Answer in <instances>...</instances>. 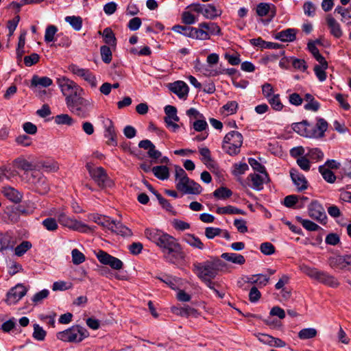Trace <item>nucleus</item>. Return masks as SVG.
Segmentation results:
<instances>
[{
    "mask_svg": "<svg viewBox=\"0 0 351 351\" xmlns=\"http://www.w3.org/2000/svg\"><path fill=\"white\" fill-rule=\"evenodd\" d=\"M248 185L252 189L260 191L263 189L265 184L269 182V176L267 172L250 173L247 178Z\"/></svg>",
    "mask_w": 351,
    "mask_h": 351,
    "instance_id": "nucleus-10",
    "label": "nucleus"
},
{
    "mask_svg": "<svg viewBox=\"0 0 351 351\" xmlns=\"http://www.w3.org/2000/svg\"><path fill=\"white\" fill-rule=\"evenodd\" d=\"M167 261L170 263L176 264L184 260V254L178 243H176L169 250L164 253Z\"/></svg>",
    "mask_w": 351,
    "mask_h": 351,
    "instance_id": "nucleus-13",
    "label": "nucleus"
},
{
    "mask_svg": "<svg viewBox=\"0 0 351 351\" xmlns=\"http://www.w3.org/2000/svg\"><path fill=\"white\" fill-rule=\"evenodd\" d=\"M27 287L21 283H19L11 288L6 293L5 302L8 305L16 304L27 294Z\"/></svg>",
    "mask_w": 351,
    "mask_h": 351,
    "instance_id": "nucleus-9",
    "label": "nucleus"
},
{
    "mask_svg": "<svg viewBox=\"0 0 351 351\" xmlns=\"http://www.w3.org/2000/svg\"><path fill=\"white\" fill-rule=\"evenodd\" d=\"M52 83V80L48 77H39L34 75L32 79L31 86L34 87L39 86L45 88L51 86Z\"/></svg>",
    "mask_w": 351,
    "mask_h": 351,
    "instance_id": "nucleus-36",
    "label": "nucleus"
},
{
    "mask_svg": "<svg viewBox=\"0 0 351 351\" xmlns=\"http://www.w3.org/2000/svg\"><path fill=\"white\" fill-rule=\"evenodd\" d=\"M57 84L62 95L65 97L66 104L69 98L74 99L80 95H85L84 90L80 86L66 77L57 78Z\"/></svg>",
    "mask_w": 351,
    "mask_h": 351,
    "instance_id": "nucleus-3",
    "label": "nucleus"
},
{
    "mask_svg": "<svg viewBox=\"0 0 351 351\" xmlns=\"http://www.w3.org/2000/svg\"><path fill=\"white\" fill-rule=\"evenodd\" d=\"M154 176L160 180H166L169 178V169L166 166H156L152 169Z\"/></svg>",
    "mask_w": 351,
    "mask_h": 351,
    "instance_id": "nucleus-44",
    "label": "nucleus"
},
{
    "mask_svg": "<svg viewBox=\"0 0 351 351\" xmlns=\"http://www.w3.org/2000/svg\"><path fill=\"white\" fill-rule=\"evenodd\" d=\"M256 13L259 16H265L271 13L274 16L276 14V7L272 3H260L257 5Z\"/></svg>",
    "mask_w": 351,
    "mask_h": 351,
    "instance_id": "nucleus-31",
    "label": "nucleus"
},
{
    "mask_svg": "<svg viewBox=\"0 0 351 351\" xmlns=\"http://www.w3.org/2000/svg\"><path fill=\"white\" fill-rule=\"evenodd\" d=\"M232 193L230 189L223 186L216 189L213 193V195L215 197L221 199L230 197L232 195Z\"/></svg>",
    "mask_w": 351,
    "mask_h": 351,
    "instance_id": "nucleus-53",
    "label": "nucleus"
},
{
    "mask_svg": "<svg viewBox=\"0 0 351 351\" xmlns=\"http://www.w3.org/2000/svg\"><path fill=\"white\" fill-rule=\"evenodd\" d=\"M193 271L201 280L215 278L218 273L217 264L213 261L195 262L193 264Z\"/></svg>",
    "mask_w": 351,
    "mask_h": 351,
    "instance_id": "nucleus-7",
    "label": "nucleus"
},
{
    "mask_svg": "<svg viewBox=\"0 0 351 351\" xmlns=\"http://www.w3.org/2000/svg\"><path fill=\"white\" fill-rule=\"evenodd\" d=\"M72 262L74 265H80L85 261V256L77 249H73L71 251Z\"/></svg>",
    "mask_w": 351,
    "mask_h": 351,
    "instance_id": "nucleus-58",
    "label": "nucleus"
},
{
    "mask_svg": "<svg viewBox=\"0 0 351 351\" xmlns=\"http://www.w3.org/2000/svg\"><path fill=\"white\" fill-rule=\"evenodd\" d=\"M176 184L180 182L179 187L182 184L183 181H188V176L185 171L180 167H176Z\"/></svg>",
    "mask_w": 351,
    "mask_h": 351,
    "instance_id": "nucleus-59",
    "label": "nucleus"
},
{
    "mask_svg": "<svg viewBox=\"0 0 351 351\" xmlns=\"http://www.w3.org/2000/svg\"><path fill=\"white\" fill-rule=\"evenodd\" d=\"M267 100L274 110L276 111H280L282 109L283 105L280 101V96L278 94L273 95L272 97L267 99Z\"/></svg>",
    "mask_w": 351,
    "mask_h": 351,
    "instance_id": "nucleus-55",
    "label": "nucleus"
},
{
    "mask_svg": "<svg viewBox=\"0 0 351 351\" xmlns=\"http://www.w3.org/2000/svg\"><path fill=\"white\" fill-rule=\"evenodd\" d=\"M249 169L248 165L245 162L234 163L232 168V173L234 176H240Z\"/></svg>",
    "mask_w": 351,
    "mask_h": 351,
    "instance_id": "nucleus-47",
    "label": "nucleus"
},
{
    "mask_svg": "<svg viewBox=\"0 0 351 351\" xmlns=\"http://www.w3.org/2000/svg\"><path fill=\"white\" fill-rule=\"evenodd\" d=\"M68 69L69 71L71 72L73 75H75L83 80L87 77L88 74L90 71L89 69L81 68L77 64H74L69 65Z\"/></svg>",
    "mask_w": 351,
    "mask_h": 351,
    "instance_id": "nucleus-42",
    "label": "nucleus"
},
{
    "mask_svg": "<svg viewBox=\"0 0 351 351\" xmlns=\"http://www.w3.org/2000/svg\"><path fill=\"white\" fill-rule=\"evenodd\" d=\"M16 175V171L11 167L5 166L0 167V182H3L5 180H9Z\"/></svg>",
    "mask_w": 351,
    "mask_h": 351,
    "instance_id": "nucleus-45",
    "label": "nucleus"
},
{
    "mask_svg": "<svg viewBox=\"0 0 351 351\" xmlns=\"http://www.w3.org/2000/svg\"><path fill=\"white\" fill-rule=\"evenodd\" d=\"M305 101L306 102L304 108L306 110L317 112L320 108V104L315 99V97L310 93L304 95Z\"/></svg>",
    "mask_w": 351,
    "mask_h": 351,
    "instance_id": "nucleus-33",
    "label": "nucleus"
},
{
    "mask_svg": "<svg viewBox=\"0 0 351 351\" xmlns=\"http://www.w3.org/2000/svg\"><path fill=\"white\" fill-rule=\"evenodd\" d=\"M221 257L228 262L237 265H243L245 262V259L243 255L236 253H223Z\"/></svg>",
    "mask_w": 351,
    "mask_h": 351,
    "instance_id": "nucleus-34",
    "label": "nucleus"
},
{
    "mask_svg": "<svg viewBox=\"0 0 351 351\" xmlns=\"http://www.w3.org/2000/svg\"><path fill=\"white\" fill-rule=\"evenodd\" d=\"M176 243V239L173 237L163 232L156 244L161 247L163 253H165Z\"/></svg>",
    "mask_w": 351,
    "mask_h": 351,
    "instance_id": "nucleus-28",
    "label": "nucleus"
},
{
    "mask_svg": "<svg viewBox=\"0 0 351 351\" xmlns=\"http://www.w3.org/2000/svg\"><path fill=\"white\" fill-rule=\"evenodd\" d=\"M163 232L156 230V229H146L145 234L146 237L152 241V242L156 243L158 241V239L160 237V235H162Z\"/></svg>",
    "mask_w": 351,
    "mask_h": 351,
    "instance_id": "nucleus-52",
    "label": "nucleus"
},
{
    "mask_svg": "<svg viewBox=\"0 0 351 351\" xmlns=\"http://www.w3.org/2000/svg\"><path fill=\"white\" fill-rule=\"evenodd\" d=\"M100 53L102 60L105 63H110L112 60V51L109 47L104 45L100 48Z\"/></svg>",
    "mask_w": 351,
    "mask_h": 351,
    "instance_id": "nucleus-61",
    "label": "nucleus"
},
{
    "mask_svg": "<svg viewBox=\"0 0 351 351\" xmlns=\"http://www.w3.org/2000/svg\"><path fill=\"white\" fill-rule=\"evenodd\" d=\"M169 88L180 99H186L189 94V86L184 82L176 81L170 84Z\"/></svg>",
    "mask_w": 351,
    "mask_h": 351,
    "instance_id": "nucleus-22",
    "label": "nucleus"
},
{
    "mask_svg": "<svg viewBox=\"0 0 351 351\" xmlns=\"http://www.w3.org/2000/svg\"><path fill=\"white\" fill-rule=\"evenodd\" d=\"M49 294L48 289H43L42 291L36 293L32 298V302L34 304H40L43 300L47 298Z\"/></svg>",
    "mask_w": 351,
    "mask_h": 351,
    "instance_id": "nucleus-62",
    "label": "nucleus"
},
{
    "mask_svg": "<svg viewBox=\"0 0 351 351\" xmlns=\"http://www.w3.org/2000/svg\"><path fill=\"white\" fill-rule=\"evenodd\" d=\"M348 255L332 256L328 260V264L330 267L335 269H348Z\"/></svg>",
    "mask_w": 351,
    "mask_h": 351,
    "instance_id": "nucleus-24",
    "label": "nucleus"
},
{
    "mask_svg": "<svg viewBox=\"0 0 351 351\" xmlns=\"http://www.w3.org/2000/svg\"><path fill=\"white\" fill-rule=\"evenodd\" d=\"M42 224L49 231H54L57 230L58 227L56 220L52 217L44 219Z\"/></svg>",
    "mask_w": 351,
    "mask_h": 351,
    "instance_id": "nucleus-63",
    "label": "nucleus"
},
{
    "mask_svg": "<svg viewBox=\"0 0 351 351\" xmlns=\"http://www.w3.org/2000/svg\"><path fill=\"white\" fill-rule=\"evenodd\" d=\"M55 215L58 218V222L64 227L70 230L78 231L83 233L90 232L93 229L80 221L69 217L64 209L58 210Z\"/></svg>",
    "mask_w": 351,
    "mask_h": 351,
    "instance_id": "nucleus-2",
    "label": "nucleus"
},
{
    "mask_svg": "<svg viewBox=\"0 0 351 351\" xmlns=\"http://www.w3.org/2000/svg\"><path fill=\"white\" fill-rule=\"evenodd\" d=\"M301 270L311 278L316 280L320 283L324 284L330 287H337L339 285L337 280L329 274L312 268L306 265H302Z\"/></svg>",
    "mask_w": 351,
    "mask_h": 351,
    "instance_id": "nucleus-6",
    "label": "nucleus"
},
{
    "mask_svg": "<svg viewBox=\"0 0 351 351\" xmlns=\"http://www.w3.org/2000/svg\"><path fill=\"white\" fill-rule=\"evenodd\" d=\"M99 34L102 35L104 39V42L110 46L116 45V38L114 34L112 29L109 27H106L104 29L103 32H99Z\"/></svg>",
    "mask_w": 351,
    "mask_h": 351,
    "instance_id": "nucleus-38",
    "label": "nucleus"
},
{
    "mask_svg": "<svg viewBox=\"0 0 351 351\" xmlns=\"http://www.w3.org/2000/svg\"><path fill=\"white\" fill-rule=\"evenodd\" d=\"M3 195L12 202L18 203L23 197L22 193L13 187L5 186L1 189Z\"/></svg>",
    "mask_w": 351,
    "mask_h": 351,
    "instance_id": "nucleus-27",
    "label": "nucleus"
},
{
    "mask_svg": "<svg viewBox=\"0 0 351 351\" xmlns=\"http://www.w3.org/2000/svg\"><path fill=\"white\" fill-rule=\"evenodd\" d=\"M308 215L320 222L324 221L326 219V215L324 208L317 201L312 202L308 208Z\"/></svg>",
    "mask_w": 351,
    "mask_h": 351,
    "instance_id": "nucleus-16",
    "label": "nucleus"
},
{
    "mask_svg": "<svg viewBox=\"0 0 351 351\" xmlns=\"http://www.w3.org/2000/svg\"><path fill=\"white\" fill-rule=\"evenodd\" d=\"M33 337L38 341H43L46 337L45 330L38 324L34 325Z\"/></svg>",
    "mask_w": 351,
    "mask_h": 351,
    "instance_id": "nucleus-57",
    "label": "nucleus"
},
{
    "mask_svg": "<svg viewBox=\"0 0 351 351\" xmlns=\"http://www.w3.org/2000/svg\"><path fill=\"white\" fill-rule=\"evenodd\" d=\"M29 181L35 185L37 191L41 194H45L49 190L46 178L38 171L32 173Z\"/></svg>",
    "mask_w": 351,
    "mask_h": 351,
    "instance_id": "nucleus-14",
    "label": "nucleus"
},
{
    "mask_svg": "<svg viewBox=\"0 0 351 351\" xmlns=\"http://www.w3.org/2000/svg\"><path fill=\"white\" fill-rule=\"evenodd\" d=\"M171 311L174 314L182 317H188L195 313V310L189 306L173 307Z\"/></svg>",
    "mask_w": 351,
    "mask_h": 351,
    "instance_id": "nucleus-43",
    "label": "nucleus"
},
{
    "mask_svg": "<svg viewBox=\"0 0 351 351\" xmlns=\"http://www.w3.org/2000/svg\"><path fill=\"white\" fill-rule=\"evenodd\" d=\"M290 176L293 182L299 191H302L307 188L308 182L306 178L298 170L291 169L290 170Z\"/></svg>",
    "mask_w": 351,
    "mask_h": 351,
    "instance_id": "nucleus-25",
    "label": "nucleus"
},
{
    "mask_svg": "<svg viewBox=\"0 0 351 351\" xmlns=\"http://www.w3.org/2000/svg\"><path fill=\"white\" fill-rule=\"evenodd\" d=\"M291 128L293 130L299 135L311 138V123H308L307 121L294 123L292 124Z\"/></svg>",
    "mask_w": 351,
    "mask_h": 351,
    "instance_id": "nucleus-23",
    "label": "nucleus"
},
{
    "mask_svg": "<svg viewBox=\"0 0 351 351\" xmlns=\"http://www.w3.org/2000/svg\"><path fill=\"white\" fill-rule=\"evenodd\" d=\"M55 123L58 125H66L68 126L73 125L75 121L68 114H60L54 117Z\"/></svg>",
    "mask_w": 351,
    "mask_h": 351,
    "instance_id": "nucleus-39",
    "label": "nucleus"
},
{
    "mask_svg": "<svg viewBox=\"0 0 351 351\" xmlns=\"http://www.w3.org/2000/svg\"><path fill=\"white\" fill-rule=\"evenodd\" d=\"M89 336L88 330L80 326L72 327L57 333V338L64 342L80 343Z\"/></svg>",
    "mask_w": 351,
    "mask_h": 351,
    "instance_id": "nucleus-4",
    "label": "nucleus"
},
{
    "mask_svg": "<svg viewBox=\"0 0 351 351\" xmlns=\"http://www.w3.org/2000/svg\"><path fill=\"white\" fill-rule=\"evenodd\" d=\"M104 124L105 129L104 136L108 139L107 143L110 145H117V133L113 122L112 120L107 119L104 121Z\"/></svg>",
    "mask_w": 351,
    "mask_h": 351,
    "instance_id": "nucleus-20",
    "label": "nucleus"
},
{
    "mask_svg": "<svg viewBox=\"0 0 351 351\" xmlns=\"http://www.w3.org/2000/svg\"><path fill=\"white\" fill-rule=\"evenodd\" d=\"M317 335V330L313 328H307L301 330L298 333L300 339H308L313 338Z\"/></svg>",
    "mask_w": 351,
    "mask_h": 351,
    "instance_id": "nucleus-54",
    "label": "nucleus"
},
{
    "mask_svg": "<svg viewBox=\"0 0 351 351\" xmlns=\"http://www.w3.org/2000/svg\"><path fill=\"white\" fill-rule=\"evenodd\" d=\"M165 112L166 116L165 117V121L167 127L169 128L172 132H176L180 128L177 122L179 121L180 119L177 115V109L173 106H166L165 108Z\"/></svg>",
    "mask_w": 351,
    "mask_h": 351,
    "instance_id": "nucleus-11",
    "label": "nucleus"
},
{
    "mask_svg": "<svg viewBox=\"0 0 351 351\" xmlns=\"http://www.w3.org/2000/svg\"><path fill=\"white\" fill-rule=\"evenodd\" d=\"M193 33H192V38L199 40H209V36L204 28L201 27L199 26V23L198 24L197 27H193Z\"/></svg>",
    "mask_w": 351,
    "mask_h": 351,
    "instance_id": "nucleus-40",
    "label": "nucleus"
},
{
    "mask_svg": "<svg viewBox=\"0 0 351 351\" xmlns=\"http://www.w3.org/2000/svg\"><path fill=\"white\" fill-rule=\"evenodd\" d=\"M319 171L326 182L334 183L336 180L335 175L330 169L326 167V166H320L319 167Z\"/></svg>",
    "mask_w": 351,
    "mask_h": 351,
    "instance_id": "nucleus-46",
    "label": "nucleus"
},
{
    "mask_svg": "<svg viewBox=\"0 0 351 351\" xmlns=\"http://www.w3.org/2000/svg\"><path fill=\"white\" fill-rule=\"evenodd\" d=\"M297 219L302 223V226L307 230L316 231L319 228H320V227L318 225L308 219H304L300 217H297Z\"/></svg>",
    "mask_w": 351,
    "mask_h": 351,
    "instance_id": "nucleus-56",
    "label": "nucleus"
},
{
    "mask_svg": "<svg viewBox=\"0 0 351 351\" xmlns=\"http://www.w3.org/2000/svg\"><path fill=\"white\" fill-rule=\"evenodd\" d=\"M238 103L235 101H230L222 107V113L225 115H230L237 112Z\"/></svg>",
    "mask_w": 351,
    "mask_h": 351,
    "instance_id": "nucleus-49",
    "label": "nucleus"
},
{
    "mask_svg": "<svg viewBox=\"0 0 351 351\" xmlns=\"http://www.w3.org/2000/svg\"><path fill=\"white\" fill-rule=\"evenodd\" d=\"M32 246V243L29 241H24L20 245L14 247V254L17 256H22Z\"/></svg>",
    "mask_w": 351,
    "mask_h": 351,
    "instance_id": "nucleus-51",
    "label": "nucleus"
},
{
    "mask_svg": "<svg viewBox=\"0 0 351 351\" xmlns=\"http://www.w3.org/2000/svg\"><path fill=\"white\" fill-rule=\"evenodd\" d=\"M97 258L101 263L109 265L113 269L119 270L122 269L123 265V262L120 259L111 256L104 251H99L97 254Z\"/></svg>",
    "mask_w": 351,
    "mask_h": 351,
    "instance_id": "nucleus-12",
    "label": "nucleus"
},
{
    "mask_svg": "<svg viewBox=\"0 0 351 351\" xmlns=\"http://www.w3.org/2000/svg\"><path fill=\"white\" fill-rule=\"evenodd\" d=\"M325 19L330 34L335 38H341L343 32L340 23L331 14L326 15Z\"/></svg>",
    "mask_w": 351,
    "mask_h": 351,
    "instance_id": "nucleus-18",
    "label": "nucleus"
},
{
    "mask_svg": "<svg viewBox=\"0 0 351 351\" xmlns=\"http://www.w3.org/2000/svg\"><path fill=\"white\" fill-rule=\"evenodd\" d=\"M80 95L74 99H67L66 107L70 112L80 118H86L93 108L94 101L90 97H84Z\"/></svg>",
    "mask_w": 351,
    "mask_h": 351,
    "instance_id": "nucleus-1",
    "label": "nucleus"
},
{
    "mask_svg": "<svg viewBox=\"0 0 351 351\" xmlns=\"http://www.w3.org/2000/svg\"><path fill=\"white\" fill-rule=\"evenodd\" d=\"M182 240L193 248L198 250H204V244L202 242L200 239L193 234H185L183 236Z\"/></svg>",
    "mask_w": 351,
    "mask_h": 351,
    "instance_id": "nucleus-30",
    "label": "nucleus"
},
{
    "mask_svg": "<svg viewBox=\"0 0 351 351\" xmlns=\"http://www.w3.org/2000/svg\"><path fill=\"white\" fill-rule=\"evenodd\" d=\"M296 33L297 30L295 29L288 28L276 33L274 35V38L282 42L290 43L295 40Z\"/></svg>",
    "mask_w": 351,
    "mask_h": 351,
    "instance_id": "nucleus-26",
    "label": "nucleus"
},
{
    "mask_svg": "<svg viewBox=\"0 0 351 351\" xmlns=\"http://www.w3.org/2000/svg\"><path fill=\"white\" fill-rule=\"evenodd\" d=\"M250 44L254 46L258 47L261 49H278L280 45L276 43L267 42L263 40L261 38H252L250 40Z\"/></svg>",
    "mask_w": 351,
    "mask_h": 351,
    "instance_id": "nucleus-32",
    "label": "nucleus"
},
{
    "mask_svg": "<svg viewBox=\"0 0 351 351\" xmlns=\"http://www.w3.org/2000/svg\"><path fill=\"white\" fill-rule=\"evenodd\" d=\"M328 123L323 118H317L315 124L311 123V138H322L328 129Z\"/></svg>",
    "mask_w": 351,
    "mask_h": 351,
    "instance_id": "nucleus-19",
    "label": "nucleus"
},
{
    "mask_svg": "<svg viewBox=\"0 0 351 351\" xmlns=\"http://www.w3.org/2000/svg\"><path fill=\"white\" fill-rule=\"evenodd\" d=\"M197 21V17L192 14L190 10H185L182 14V21L183 23L190 25L195 24Z\"/></svg>",
    "mask_w": 351,
    "mask_h": 351,
    "instance_id": "nucleus-50",
    "label": "nucleus"
},
{
    "mask_svg": "<svg viewBox=\"0 0 351 351\" xmlns=\"http://www.w3.org/2000/svg\"><path fill=\"white\" fill-rule=\"evenodd\" d=\"M86 167L91 178L99 187L112 186V182L103 167H95L92 162H87Z\"/></svg>",
    "mask_w": 351,
    "mask_h": 351,
    "instance_id": "nucleus-8",
    "label": "nucleus"
},
{
    "mask_svg": "<svg viewBox=\"0 0 351 351\" xmlns=\"http://www.w3.org/2000/svg\"><path fill=\"white\" fill-rule=\"evenodd\" d=\"M222 14V10L217 9L213 4L204 5V8L202 15L205 19L214 20L220 16Z\"/></svg>",
    "mask_w": 351,
    "mask_h": 351,
    "instance_id": "nucleus-29",
    "label": "nucleus"
},
{
    "mask_svg": "<svg viewBox=\"0 0 351 351\" xmlns=\"http://www.w3.org/2000/svg\"><path fill=\"white\" fill-rule=\"evenodd\" d=\"M243 144V136L237 131L228 132L223 138V150L230 156L237 155Z\"/></svg>",
    "mask_w": 351,
    "mask_h": 351,
    "instance_id": "nucleus-5",
    "label": "nucleus"
},
{
    "mask_svg": "<svg viewBox=\"0 0 351 351\" xmlns=\"http://www.w3.org/2000/svg\"><path fill=\"white\" fill-rule=\"evenodd\" d=\"M193 27L191 26L176 25L172 27V30L184 36L192 38Z\"/></svg>",
    "mask_w": 351,
    "mask_h": 351,
    "instance_id": "nucleus-48",
    "label": "nucleus"
},
{
    "mask_svg": "<svg viewBox=\"0 0 351 351\" xmlns=\"http://www.w3.org/2000/svg\"><path fill=\"white\" fill-rule=\"evenodd\" d=\"M65 21L68 23L74 30L80 31L82 27V19L79 16H68L65 17Z\"/></svg>",
    "mask_w": 351,
    "mask_h": 351,
    "instance_id": "nucleus-41",
    "label": "nucleus"
},
{
    "mask_svg": "<svg viewBox=\"0 0 351 351\" xmlns=\"http://www.w3.org/2000/svg\"><path fill=\"white\" fill-rule=\"evenodd\" d=\"M105 223L108 230L117 234L123 237H130L132 234L131 230L119 221L111 219L110 222L106 221Z\"/></svg>",
    "mask_w": 351,
    "mask_h": 351,
    "instance_id": "nucleus-17",
    "label": "nucleus"
},
{
    "mask_svg": "<svg viewBox=\"0 0 351 351\" xmlns=\"http://www.w3.org/2000/svg\"><path fill=\"white\" fill-rule=\"evenodd\" d=\"M199 26L205 29L209 36V38L212 35L219 36L221 34V28L217 23L203 22L199 23Z\"/></svg>",
    "mask_w": 351,
    "mask_h": 351,
    "instance_id": "nucleus-35",
    "label": "nucleus"
},
{
    "mask_svg": "<svg viewBox=\"0 0 351 351\" xmlns=\"http://www.w3.org/2000/svg\"><path fill=\"white\" fill-rule=\"evenodd\" d=\"M14 165L16 168L23 171H29L32 169V165L27 160L23 158H16L14 161Z\"/></svg>",
    "mask_w": 351,
    "mask_h": 351,
    "instance_id": "nucleus-60",
    "label": "nucleus"
},
{
    "mask_svg": "<svg viewBox=\"0 0 351 351\" xmlns=\"http://www.w3.org/2000/svg\"><path fill=\"white\" fill-rule=\"evenodd\" d=\"M217 213L219 215H244L245 212L243 210L237 208L233 206H227L223 207H218L216 210Z\"/></svg>",
    "mask_w": 351,
    "mask_h": 351,
    "instance_id": "nucleus-37",
    "label": "nucleus"
},
{
    "mask_svg": "<svg viewBox=\"0 0 351 351\" xmlns=\"http://www.w3.org/2000/svg\"><path fill=\"white\" fill-rule=\"evenodd\" d=\"M180 182L176 184V188L178 191L183 192L186 194H199L202 192V186L197 182L189 179L188 181H183L182 184L179 187Z\"/></svg>",
    "mask_w": 351,
    "mask_h": 351,
    "instance_id": "nucleus-15",
    "label": "nucleus"
},
{
    "mask_svg": "<svg viewBox=\"0 0 351 351\" xmlns=\"http://www.w3.org/2000/svg\"><path fill=\"white\" fill-rule=\"evenodd\" d=\"M306 156L311 159L314 160H318L324 157L323 152L318 148H310L308 149Z\"/></svg>",
    "mask_w": 351,
    "mask_h": 351,
    "instance_id": "nucleus-64",
    "label": "nucleus"
},
{
    "mask_svg": "<svg viewBox=\"0 0 351 351\" xmlns=\"http://www.w3.org/2000/svg\"><path fill=\"white\" fill-rule=\"evenodd\" d=\"M16 243V239L10 232H0V252L14 249Z\"/></svg>",
    "mask_w": 351,
    "mask_h": 351,
    "instance_id": "nucleus-21",
    "label": "nucleus"
}]
</instances>
